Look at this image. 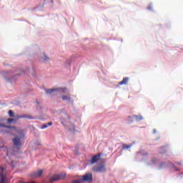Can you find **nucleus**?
<instances>
[{"label": "nucleus", "mask_w": 183, "mask_h": 183, "mask_svg": "<svg viewBox=\"0 0 183 183\" xmlns=\"http://www.w3.org/2000/svg\"><path fill=\"white\" fill-rule=\"evenodd\" d=\"M0 128H3L1 129V132H4V134H12V132L16 131V127L5 126L2 124H0Z\"/></svg>", "instance_id": "f257e3e1"}, {"label": "nucleus", "mask_w": 183, "mask_h": 183, "mask_svg": "<svg viewBox=\"0 0 183 183\" xmlns=\"http://www.w3.org/2000/svg\"><path fill=\"white\" fill-rule=\"evenodd\" d=\"M24 137L25 134H24V132H21L19 136L16 137L12 139L14 145H15V147H21L22 145L21 140L24 139Z\"/></svg>", "instance_id": "f03ea898"}, {"label": "nucleus", "mask_w": 183, "mask_h": 183, "mask_svg": "<svg viewBox=\"0 0 183 183\" xmlns=\"http://www.w3.org/2000/svg\"><path fill=\"white\" fill-rule=\"evenodd\" d=\"M22 118H26L27 119H31V116L29 115H17L15 116V118L14 119H7V123L9 124H11L12 122H16V121H18V119H21Z\"/></svg>", "instance_id": "7ed1b4c3"}, {"label": "nucleus", "mask_w": 183, "mask_h": 183, "mask_svg": "<svg viewBox=\"0 0 183 183\" xmlns=\"http://www.w3.org/2000/svg\"><path fill=\"white\" fill-rule=\"evenodd\" d=\"M92 171L94 172H106L107 168L105 167V164H100L99 166L93 167Z\"/></svg>", "instance_id": "20e7f679"}, {"label": "nucleus", "mask_w": 183, "mask_h": 183, "mask_svg": "<svg viewBox=\"0 0 183 183\" xmlns=\"http://www.w3.org/2000/svg\"><path fill=\"white\" fill-rule=\"evenodd\" d=\"M92 179H93L92 173H86L84 175H83L81 177V181H83V182L91 183Z\"/></svg>", "instance_id": "39448f33"}, {"label": "nucleus", "mask_w": 183, "mask_h": 183, "mask_svg": "<svg viewBox=\"0 0 183 183\" xmlns=\"http://www.w3.org/2000/svg\"><path fill=\"white\" fill-rule=\"evenodd\" d=\"M0 183H5L6 181V173L5 172V169H4V167H0Z\"/></svg>", "instance_id": "423d86ee"}, {"label": "nucleus", "mask_w": 183, "mask_h": 183, "mask_svg": "<svg viewBox=\"0 0 183 183\" xmlns=\"http://www.w3.org/2000/svg\"><path fill=\"white\" fill-rule=\"evenodd\" d=\"M61 91V92H63V94H65V92H66V88H64V89H46V92L47 94H52V92H55V91Z\"/></svg>", "instance_id": "0eeeda50"}, {"label": "nucleus", "mask_w": 183, "mask_h": 183, "mask_svg": "<svg viewBox=\"0 0 183 183\" xmlns=\"http://www.w3.org/2000/svg\"><path fill=\"white\" fill-rule=\"evenodd\" d=\"M58 179H62V175L54 174V175L51 176L50 178L51 182H55V181H58Z\"/></svg>", "instance_id": "6e6552de"}, {"label": "nucleus", "mask_w": 183, "mask_h": 183, "mask_svg": "<svg viewBox=\"0 0 183 183\" xmlns=\"http://www.w3.org/2000/svg\"><path fill=\"white\" fill-rule=\"evenodd\" d=\"M99 159H101V154L94 156L91 159V164H95L96 162H98Z\"/></svg>", "instance_id": "1a4fd4ad"}, {"label": "nucleus", "mask_w": 183, "mask_h": 183, "mask_svg": "<svg viewBox=\"0 0 183 183\" xmlns=\"http://www.w3.org/2000/svg\"><path fill=\"white\" fill-rule=\"evenodd\" d=\"M134 118L135 119V121H142V119H144L142 115H133L129 117V119H132Z\"/></svg>", "instance_id": "9d476101"}, {"label": "nucleus", "mask_w": 183, "mask_h": 183, "mask_svg": "<svg viewBox=\"0 0 183 183\" xmlns=\"http://www.w3.org/2000/svg\"><path fill=\"white\" fill-rule=\"evenodd\" d=\"M129 81V77L123 78L122 81L119 82V85H127Z\"/></svg>", "instance_id": "9b49d317"}, {"label": "nucleus", "mask_w": 183, "mask_h": 183, "mask_svg": "<svg viewBox=\"0 0 183 183\" xmlns=\"http://www.w3.org/2000/svg\"><path fill=\"white\" fill-rule=\"evenodd\" d=\"M42 172H43L42 169H40V170H39L38 172H34V173L33 174V177H34V178H38V177H41V175H42Z\"/></svg>", "instance_id": "f8f14e48"}, {"label": "nucleus", "mask_w": 183, "mask_h": 183, "mask_svg": "<svg viewBox=\"0 0 183 183\" xmlns=\"http://www.w3.org/2000/svg\"><path fill=\"white\" fill-rule=\"evenodd\" d=\"M62 101H69L71 102V96L69 94L64 95L61 97Z\"/></svg>", "instance_id": "ddd939ff"}, {"label": "nucleus", "mask_w": 183, "mask_h": 183, "mask_svg": "<svg viewBox=\"0 0 183 183\" xmlns=\"http://www.w3.org/2000/svg\"><path fill=\"white\" fill-rule=\"evenodd\" d=\"M51 125H52V122H49L48 124H43V125L41 127V129H45L46 128H48V126H49V127H51Z\"/></svg>", "instance_id": "4468645a"}, {"label": "nucleus", "mask_w": 183, "mask_h": 183, "mask_svg": "<svg viewBox=\"0 0 183 183\" xmlns=\"http://www.w3.org/2000/svg\"><path fill=\"white\" fill-rule=\"evenodd\" d=\"M131 147H132V144H123L122 145V148L123 149H129V148H131Z\"/></svg>", "instance_id": "2eb2a0df"}, {"label": "nucleus", "mask_w": 183, "mask_h": 183, "mask_svg": "<svg viewBox=\"0 0 183 183\" xmlns=\"http://www.w3.org/2000/svg\"><path fill=\"white\" fill-rule=\"evenodd\" d=\"M9 115L11 118H14V117H15V115L14 114V111L12 110L9 111Z\"/></svg>", "instance_id": "dca6fc26"}, {"label": "nucleus", "mask_w": 183, "mask_h": 183, "mask_svg": "<svg viewBox=\"0 0 183 183\" xmlns=\"http://www.w3.org/2000/svg\"><path fill=\"white\" fill-rule=\"evenodd\" d=\"M82 182H84L82 181V179H79L74 180V181L72 182V183H82Z\"/></svg>", "instance_id": "f3484780"}, {"label": "nucleus", "mask_w": 183, "mask_h": 183, "mask_svg": "<svg viewBox=\"0 0 183 183\" xmlns=\"http://www.w3.org/2000/svg\"><path fill=\"white\" fill-rule=\"evenodd\" d=\"M43 59L44 61H49V58H48V56L45 54H44Z\"/></svg>", "instance_id": "a211bd4d"}, {"label": "nucleus", "mask_w": 183, "mask_h": 183, "mask_svg": "<svg viewBox=\"0 0 183 183\" xmlns=\"http://www.w3.org/2000/svg\"><path fill=\"white\" fill-rule=\"evenodd\" d=\"M162 165H165V164H164V163H162V164H160V168H162Z\"/></svg>", "instance_id": "6ab92c4d"}, {"label": "nucleus", "mask_w": 183, "mask_h": 183, "mask_svg": "<svg viewBox=\"0 0 183 183\" xmlns=\"http://www.w3.org/2000/svg\"><path fill=\"white\" fill-rule=\"evenodd\" d=\"M62 124H66V122H61Z\"/></svg>", "instance_id": "aec40b11"}, {"label": "nucleus", "mask_w": 183, "mask_h": 183, "mask_svg": "<svg viewBox=\"0 0 183 183\" xmlns=\"http://www.w3.org/2000/svg\"><path fill=\"white\" fill-rule=\"evenodd\" d=\"M36 104H37V105H39V102H36Z\"/></svg>", "instance_id": "412c9836"}, {"label": "nucleus", "mask_w": 183, "mask_h": 183, "mask_svg": "<svg viewBox=\"0 0 183 183\" xmlns=\"http://www.w3.org/2000/svg\"><path fill=\"white\" fill-rule=\"evenodd\" d=\"M52 4H54V0H51Z\"/></svg>", "instance_id": "4be33fe9"}]
</instances>
